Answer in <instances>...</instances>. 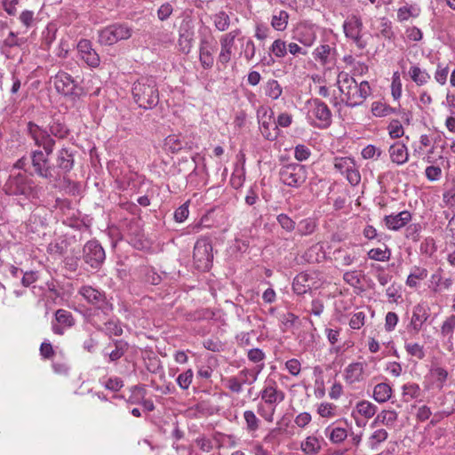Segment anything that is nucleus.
I'll use <instances>...</instances> for the list:
<instances>
[{"instance_id": "f257e3e1", "label": "nucleus", "mask_w": 455, "mask_h": 455, "mask_svg": "<svg viewBox=\"0 0 455 455\" xmlns=\"http://www.w3.org/2000/svg\"><path fill=\"white\" fill-rule=\"evenodd\" d=\"M28 133L38 148L30 152V160L33 172L38 177L49 182L58 181L59 175L55 167L50 163V156L54 150L56 140L42 127L33 122L27 125Z\"/></svg>"}, {"instance_id": "f03ea898", "label": "nucleus", "mask_w": 455, "mask_h": 455, "mask_svg": "<svg viewBox=\"0 0 455 455\" xmlns=\"http://www.w3.org/2000/svg\"><path fill=\"white\" fill-rule=\"evenodd\" d=\"M337 85L341 94V101L349 108L362 105L371 92L367 81L357 83L352 76L343 71L338 75Z\"/></svg>"}, {"instance_id": "7ed1b4c3", "label": "nucleus", "mask_w": 455, "mask_h": 455, "mask_svg": "<svg viewBox=\"0 0 455 455\" xmlns=\"http://www.w3.org/2000/svg\"><path fill=\"white\" fill-rule=\"evenodd\" d=\"M132 94L135 103L147 110L153 109L159 103L157 83L152 76L138 78L132 84Z\"/></svg>"}, {"instance_id": "20e7f679", "label": "nucleus", "mask_w": 455, "mask_h": 455, "mask_svg": "<svg viewBox=\"0 0 455 455\" xmlns=\"http://www.w3.org/2000/svg\"><path fill=\"white\" fill-rule=\"evenodd\" d=\"M40 189L33 179L25 172L11 173L4 186L7 195L26 200L37 199Z\"/></svg>"}, {"instance_id": "39448f33", "label": "nucleus", "mask_w": 455, "mask_h": 455, "mask_svg": "<svg viewBox=\"0 0 455 455\" xmlns=\"http://www.w3.org/2000/svg\"><path fill=\"white\" fill-rule=\"evenodd\" d=\"M133 33L132 28L127 23L116 22L100 29L98 42L101 45L110 46L119 41L128 40Z\"/></svg>"}, {"instance_id": "423d86ee", "label": "nucleus", "mask_w": 455, "mask_h": 455, "mask_svg": "<svg viewBox=\"0 0 455 455\" xmlns=\"http://www.w3.org/2000/svg\"><path fill=\"white\" fill-rule=\"evenodd\" d=\"M309 119H314L312 124L320 129H326L331 126L332 114L329 107L321 100L315 98L307 101Z\"/></svg>"}, {"instance_id": "0eeeda50", "label": "nucleus", "mask_w": 455, "mask_h": 455, "mask_svg": "<svg viewBox=\"0 0 455 455\" xmlns=\"http://www.w3.org/2000/svg\"><path fill=\"white\" fill-rule=\"evenodd\" d=\"M78 293L89 303L94 306L95 312H101L108 316L113 311V305L108 300L104 291L89 285L82 286Z\"/></svg>"}, {"instance_id": "6e6552de", "label": "nucleus", "mask_w": 455, "mask_h": 455, "mask_svg": "<svg viewBox=\"0 0 455 455\" xmlns=\"http://www.w3.org/2000/svg\"><path fill=\"white\" fill-rule=\"evenodd\" d=\"M193 259L196 267L200 271H208L212 264V245L208 238L202 237L194 246Z\"/></svg>"}, {"instance_id": "1a4fd4ad", "label": "nucleus", "mask_w": 455, "mask_h": 455, "mask_svg": "<svg viewBox=\"0 0 455 455\" xmlns=\"http://www.w3.org/2000/svg\"><path fill=\"white\" fill-rule=\"evenodd\" d=\"M280 180L291 188L300 187L307 180V170L304 165L289 164L279 171Z\"/></svg>"}, {"instance_id": "9d476101", "label": "nucleus", "mask_w": 455, "mask_h": 455, "mask_svg": "<svg viewBox=\"0 0 455 455\" xmlns=\"http://www.w3.org/2000/svg\"><path fill=\"white\" fill-rule=\"evenodd\" d=\"M257 119L263 137L268 140H275L279 132L274 121V111L268 107L260 106L257 109Z\"/></svg>"}, {"instance_id": "9b49d317", "label": "nucleus", "mask_w": 455, "mask_h": 455, "mask_svg": "<svg viewBox=\"0 0 455 455\" xmlns=\"http://www.w3.org/2000/svg\"><path fill=\"white\" fill-rule=\"evenodd\" d=\"M259 397L267 408L276 409L277 405L284 401L285 393L279 388L274 379L267 378L259 392Z\"/></svg>"}, {"instance_id": "f8f14e48", "label": "nucleus", "mask_w": 455, "mask_h": 455, "mask_svg": "<svg viewBox=\"0 0 455 455\" xmlns=\"http://www.w3.org/2000/svg\"><path fill=\"white\" fill-rule=\"evenodd\" d=\"M333 164L337 172L346 175L350 185L356 186L360 183L361 174L354 158L337 156L333 159Z\"/></svg>"}, {"instance_id": "ddd939ff", "label": "nucleus", "mask_w": 455, "mask_h": 455, "mask_svg": "<svg viewBox=\"0 0 455 455\" xmlns=\"http://www.w3.org/2000/svg\"><path fill=\"white\" fill-rule=\"evenodd\" d=\"M83 259L92 268H100L106 259L105 250L97 240H90L83 248Z\"/></svg>"}, {"instance_id": "4468645a", "label": "nucleus", "mask_w": 455, "mask_h": 455, "mask_svg": "<svg viewBox=\"0 0 455 455\" xmlns=\"http://www.w3.org/2000/svg\"><path fill=\"white\" fill-rule=\"evenodd\" d=\"M54 159L55 164H53V167H55V172L59 175V180L65 179L74 167V151L69 148L63 147L56 152Z\"/></svg>"}, {"instance_id": "2eb2a0df", "label": "nucleus", "mask_w": 455, "mask_h": 455, "mask_svg": "<svg viewBox=\"0 0 455 455\" xmlns=\"http://www.w3.org/2000/svg\"><path fill=\"white\" fill-rule=\"evenodd\" d=\"M363 27L362 20L355 15L348 17L343 23L346 37L351 39L360 49H363L366 46L365 42L362 39Z\"/></svg>"}, {"instance_id": "dca6fc26", "label": "nucleus", "mask_w": 455, "mask_h": 455, "mask_svg": "<svg viewBox=\"0 0 455 455\" xmlns=\"http://www.w3.org/2000/svg\"><path fill=\"white\" fill-rule=\"evenodd\" d=\"M52 83L58 93L64 96L77 95V82L68 73L59 71L52 77Z\"/></svg>"}, {"instance_id": "f3484780", "label": "nucleus", "mask_w": 455, "mask_h": 455, "mask_svg": "<svg viewBox=\"0 0 455 455\" xmlns=\"http://www.w3.org/2000/svg\"><path fill=\"white\" fill-rule=\"evenodd\" d=\"M430 308L425 303H419L412 308L411 322L408 325L409 330L419 333L423 330L424 324L430 317Z\"/></svg>"}, {"instance_id": "a211bd4d", "label": "nucleus", "mask_w": 455, "mask_h": 455, "mask_svg": "<svg viewBox=\"0 0 455 455\" xmlns=\"http://www.w3.org/2000/svg\"><path fill=\"white\" fill-rule=\"evenodd\" d=\"M75 318L71 312L66 309H58L52 322V331L54 334L63 335L65 331L75 325Z\"/></svg>"}, {"instance_id": "6ab92c4d", "label": "nucleus", "mask_w": 455, "mask_h": 455, "mask_svg": "<svg viewBox=\"0 0 455 455\" xmlns=\"http://www.w3.org/2000/svg\"><path fill=\"white\" fill-rule=\"evenodd\" d=\"M77 52L80 59L90 68H97L100 63V58L92 48V43L87 39H81L77 44Z\"/></svg>"}, {"instance_id": "aec40b11", "label": "nucleus", "mask_w": 455, "mask_h": 455, "mask_svg": "<svg viewBox=\"0 0 455 455\" xmlns=\"http://www.w3.org/2000/svg\"><path fill=\"white\" fill-rule=\"evenodd\" d=\"M412 215L411 212L404 210L396 214L392 213L390 215H386L383 218V222L386 228L392 231H398L401 228L407 226V224L411 220Z\"/></svg>"}, {"instance_id": "412c9836", "label": "nucleus", "mask_w": 455, "mask_h": 455, "mask_svg": "<svg viewBox=\"0 0 455 455\" xmlns=\"http://www.w3.org/2000/svg\"><path fill=\"white\" fill-rule=\"evenodd\" d=\"M44 130V128H43ZM45 131L54 139L63 140L69 134V129L67 126L62 115H54L48 124V130Z\"/></svg>"}, {"instance_id": "4be33fe9", "label": "nucleus", "mask_w": 455, "mask_h": 455, "mask_svg": "<svg viewBox=\"0 0 455 455\" xmlns=\"http://www.w3.org/2000/svg\"><path fill=\"white\" fill-rule=\"evenodd\" d=\"M455 331V315H450L442 323L439 335L442 339L447 340L449 349L453 347V335Z\"/></svg>"}, {"instance_id": "5701e85b", "label": "nucleus", "mask_w": 455, "mask_h": 455, "mask_svg": "<svg viewBox=\"0 0 455 455\" xmlns=\"http://www.w3.org/2000/svg\"><path fill=\"white\" fill-rule=\"evenodd\" d=\"M323 437L309 435L300 443V449L306 455H315L322 450Z\"/></svg>"}, {"instance_id": "b1692460", "label": "nucleus", "mask_w": 455, "mask_h": 455, "mask_svg": "<svg viewBox=\"0 0 455 455\" xmlns=\"http://www.w3.org/2000/svg\"><path fill=\"white\" fill-rule=\"evenodd\" d=\"M334 259L342 267L351 266L358 259V253L355 251L339 248L333 252Z\"/></svg>"}, {"instance_id": "393cba45", "label": "nucleus", "mask_w": 455, "mask_h": 455, "mask_svg": "<svg viewBox=\"0 0 455 455\" xmlns=\"http://www.w3.org/2000/svg\"><path fill=\"white\" fill-rule=\"evenodd\" d=\"M363 363L357 362L348 364L344 371L345 380L349 384L359 382L363 378Z\"/></svg>"}, {"instance_id": "a878e982", "label": "nucleus", "mask_w": 455, "mask_h": 455, "mask_svg": "<svg viewBox=\"0 0 455 455\" xmlns=\"http://www.w3.org/2000/svg\"><path fill=\"white\" fill-rule=\"evenodd\" d=\"M389 155L391 161L399 165L405 164L409 157L406 146L400 142H396L389 148Z\"/></svg>"}, {"instance_id": "bb28decb", "label": "nucleus", "mask_w": 455, "mask_h": 455, "mask_svg": "<svg viewBox=\"0 0 455 455\" xmlns=\"http://www.w3.org/2000/svg\"><path fill=\"white\" fill-rule=\"evenodd\" d=\"M111 345H113L115 348L109 353L104 352V355L108 356L109 362H116L119 360L124 356L129 348L128 342L124 339H114L113 342L108 345V347Z\"/></svg>"}, {"instance_id": "cd10ccee", "label": "nucleus", "mask_w": 455, "mask_h": 455, "mask_svg": "<svg viewBox=\"0 0 455 455\" xmlns=\"http://www.w3.org/2000/svg\"><path fill=\"white\" fill-rule=\"evenodd\" d=\"M92 324L95 325L99 331H104L105 334L109 337L121 336L123 334V328L118 319H108L104 323V327H101L96 323H93Z\"/></svg>"}, {"instance_id": "c85d7f7f", "label": "nucleus", "mask_w": 455, "mask_h": 455, "mask_svg": "<svg viewBox=\"0 0 455 455\" xmlns=\"http://www.w3.org/2000/svg\"><path fill=\"white\" fill-rule=\"evenodd\" d=\"M194 42V32L191 29H186L180 33V37L178 40V48L179 51L183 54H188L193 47Z\"/></svg>"}, {"instance_id": "c756f323", "label": "nucleus", "mask_w": 455, "mask_h": 455, "mask_svg": "<svg viewBox=\"0 0 455 455\" xmlns=\"http://www.w3.org/2000/svg\"><path fill=\"white\" fill-rule=\"evenodd\" d=\"M292 290L298 295H303L311 290L308 275L306 273L298 274L292 282Z\"/></svg>"}, {"instance_id": "7c9ffc66", "label": "nucleus", "mask_w": 455, "mask_h": 455, "mask_svg": "<svg viewBox=\"0 0 455 455\" xmlns=\"http://www.w3.org/2000/svg\"><path fill=\"white\" fill-rule=\"evenodd\" d=\"M324 434L329 437L330 441L335 444L341 443L348 436V433L346 428L335 426L327 427L324 430Z\"/></svg>"}, {"instance_id": "2f4dec72", "label": "nucleus", "mask_w": 455, "mask_h": 455, "mask_svg": "<svg viewBox=\"0 0 455 455\" xmlns=\"http://www.w3.org/2000/svg\"><path fill=\"white\" fill-rule=\"evenodd\" d=\"M264 366L265 364L262 363L256 365L252 369L244 368L239 371L237 376L243 384L251 385L257 380L258 376L263 370Z\"/></svg>"}, {"instance_id": "473e14b6", "label": "nucleus", "mask_w": 455, "mask_h": 455, "mask_svg": "<svg viewBox=\"0 0 455 455\" xmlns=\"http://www.w3.org/2000/svg\"><path fill=\"white\" fill-rule=\"evenodd\" d=\"M388 437V433L384 428H378L374 430L368 437L366 444L371 451H378L379 445L384 443Z\"/></svg>"}, {"instance_id": "72a5a7b5", "label": "nucleus", "mask_w": 455, "mask_h": 455, "mask_svg": "<svg viewBox=\"0 0 455 455\" xmlns=\"http://www.w3.org/2000/svg\"><path fill=\"white\" fill-rule=\"evenodd\" d=\"M397 417L398 415L396 411L391 410H384L377 415V417L371 424V427H373L379 423L387 427H393L397 420Z\"/></svg>"}, {"instance_id": "f704fd0d", "label": "nucleus", "mask_w": 455, "mask_h": 455, "mask_svg": "<svg viewBox=\"0 0 455 455\" xmlns=\"http://www.w3.org/2000/svg\"><path fill=\"white\" fill-rule=\"evenodd\" d=\"M215 28L220 32L227 31L231 24L230 16L225 11H220L211 17Z\"/></svg>"}, {"instance_id": "c9c22d12", "label": "nucleus", "mask_w": 455, "mask_h": 455, "mask_svg": "<svg viewBox=\"0 0 455 455\" xmlns=\"http://www.w3.org/2000/svg\"><path fill=\"white\" fill-rule=\"evenodd\" d=\"M427 275V268L414 266L407 277L406 285L411 288H416L419 285V281L425 280Z\"/></svg>"}, {"instance_id": "e433bc0d", "label": "nucleus", "mask_w": 455, "mask_h": 455, "mask_svg": "<svg viewBox=\"0 0 455 455\" xmlns=\"http://www.w3.org/2000/svg\"><path fill=\"white\" fill-rule=\"evenodd\" d=\"M392 395V388L387 383H379L374 387L373 398L379 403L388 401Z\"/></svg>"}, {"instance_id": "4c0bfd02", "label": "nucleus", "mask_w": 455, "mask_h": 455, "mask_svg": "<svg viewBox=\"0 0 455 455\" xmlns=\"http://www.w3.org/2000/svg\"><path fill=\"white\" fill-rule=\"evenodd\" d=\"M243 419L245 422L244 429L247 433L252 435L259 429L261 421L253 411H245L243 412Z\"/></svg>"}, {"instance_id": "58836bf2", "label": "nucleus", "mask_w": 455, "mask_h": 455, "mask_svg": "<svg viewBox=\"0 0 455 455\" xmlns=\"http://www.w3.org/2000/svg\"><path fill=\"white\" fill-rule=\"evenodd\" d=\"M409 76L411 79L419 86L426 84L430 79V75L426 70L421 69L418 66L411 67L409 70Z\"/></svg>"}, {"instance_id": "ea45409f", "label": "nucleus", "mask_w": 455, "mask_h": 455, "mask_svg": "<svg viewBox=\"0 0 455 455\" xmlns=\"http://www.w3.org/2000/svg\"><path fill=\"white\" fill-rule=\"evenodd\" d=\"M317 228V221L313 218L301 220L297 228V232L301 236L312 235Z\"/></svg>"}, {"instance_id": "a19ab883", "label": "nucleus", "mask_w": 455, "mask_h": 455, "mask_svg": "<svg viewBox=\"0 0 455 455\" xmlns=\"http://www.w3.org/2000/svg\"><path fill=\"white\" fill-rule=\"evenodd\" d=\"M392 252L387 245H384L382 248H372L367 252V256L370 259L376 261H388L391 258Z\"/></svg>"}, {"instance_id": "79ce46f5", "label": "nucleus", "mask_w": 455, "mask_h": 455, "mask_svg": "<svg viewBox=\"0 0 455 455\" xmlns=\"http://www.w3.org/2000/svg\"><path fill=\"white\" fill-rule=\"evenodd\" d=\"M289 13L281 10L272 16L271 26L277 31H283L287 28Z\"/></svg>"}, {"instance_id": "37998d69", "label": "nucleus", "mask_w": 455, "mask_h": 455, "mask_svg": "<svg viewBox=\"0 0 455 455\" xmlns=\"http://www.w3.org/2000/svg\"><path fill=\"white\" fill-rule=\"evenodd\" d=\"M356 411L365 419L372 418L377 412V406L367 400L360 401L355 406Z\"/></svg>"}, {"instance_id": "c03bdc74", "label": "nucleus", "mask_w": 455, "mask_h": 455, "mask_svg": "<svg viewBox=\"0 0 455 455\" xmlns=\"http://www.w3.org/2000/svg\"><path fill=\"white\" fill-rule=\"evenodd\" d=\"M11 273L13 276L19 277L20 275H22L21 283L25 287H28L32 283H34L37 279V275L34 271L25 272L16 267H12Z\"/></svg>"}, {"instance_id": "a18cd8bd", "label": "nucleus", "mask_w": 455, "mask_h": 455, "mask_svg": "<svg viewBox=\"0 0 455 455\" xmlns=\"http://www.w3.org/2000/svg\"><path fill=\"white\" fill-rule=\"evenodd\" d=\"M430 374L434 378L436 387L442 389L448 379L447 370L440 366H434L430 369Z\"/></svg>"}, {"instance_id": "49530a36", "label": "nucleus", "mask_w": 455, "mask_h": 455, "mask_svg": "<svg viewBox=\"0 0 455 455\" xmlns=\"http://www.w3.org/2000/svg\"><path fill=\"white\" fill-rule=\"evenodd\" d=\"M199 61L204 69H211L214 64V57L211 48L199 47Z\"/></svg>"}, {"instance_id": "de8ad7c7", "label": "nucleus", "mask_w": 455, "mask_h": 455, "mask_svg": "<svg viewBox=\"0 0 455 455\" xmlns=\"http://www.w3.org/2000/svg\"><path fill=\"white\" fill-rule=\"evenodd\" d=\"M283 89L278 81L268 80L265 86V94L272 100H277L282 95Z\"/></svg>"}, {"instance_id": "09e8293b", "label": "nucleus", "mask_w": 455, "mask_h": 455, "mask_svg": "<svg viewBox=\"0 0 455 455\" xmlns=\"http://www.w3.org/2000/svg\"><path fill=\"white\" fill-rule=\"evenodd\" d=\"M404 348L408 355L419 360H422L426 356L424 347L418 342L405 343Z\"/></svg>"}, {"instance_id": "8fccbe9b", "label": "nucleus", "mask_w": 455, "mask_h": 455, "mask_svg": "<svg viewBox=\"0 0 455 455\" xmlns=\"http://www.w3.org/2000/svg\"><path fill=\"white\" fill-rule=\"evenodd\" d=\"M187 142L176 135H170L165 139V146L172 153H177L185 148Z\"/></svg>"}, {"instance_id": "3c124183", "label": "nucleus", "mask_w": 455, "mask_h": 455, "mask_svg": "<svg viewBox=\"0 0 455 455\" xmlns=\"http://www.w3.org/2000/svg\"><path fill=\"white\" fill-rule=\"evenodd\" d=\"M241 34L242 31L240 28H235L228 33H225L220 37V44H224L234 48L235 41Z\"/></svg>"}, {"instance_id": "603ef678", "label": "nucleus", "mask_w": 455, "mask_h": 455, "mask_svg": "<svg viewBox=\"0 0 455 455\" xmlns=\"http://www.w3.org/2000/svg\"><path fill=\"white\" fill-rule=\"evenodd\" d=\"M315 39V34L310 28H305V31H299L297 36V40L307 47L312 46Z\"/></svg>"}, {"instance_id": "864d4df0", "label": "nucleus", "mask_w": 455, "mask_h": 455, "mask_svg": "<svg viewBox=\"0 0 455 455\" xmlns=\"http://www.w3.org/2000/svg\"><path fill=\"white\" fill-rule=\"evenodd\" d=\"M234 48L229 46L220 44V51L218 55V63H220L223 68H226L228 63L230 62L231 58L234 54Z\"/></svg>"}, {"instance_id": "5fc2aeb1", "label": "nucleus", "mask_w": 455, "mask_h": 455, "mask_svg": "<svg viewBox=\"0 0 455 455\" xmlns=\"http://www.w3.org/2000/svg\"><path fill=\"white\" fill-rule=\"evenodd\" d=\"M132 391H137L139 395L141 396L142 400L140 402H137L138 403H140L148 411H153L155 410V404L152 400L145 399L146 395V390L143 386H133L132 387ZM132 403H136L135 401H132Z\"/></svg>"}, {"instance_id": "6e6d98bb", "label": "nucleus", "mask_w": 455, "mask_h": 455, "mask_svg": "<svg viewBox=\"0 0 455 455\" xmlns=\"http://www.w3.org/2000/svg\"><path fill=\"white\" fill-rule=\"evenodd\" d=\"M276 220L281 228L288 233L295 230V221L285 213H280L276 216Z\"/></svg>"}, {"instance_id": "4d7b16f0", "label": "nucleus", "mask_w": 455, "mask_h": 455, "mask_svg": "<svg viewBox=\"0 0 455 455\" xmlns=\"http://www.w3.org/2000/svg\"><path fill=\"white\" fill-rule=\"evenodd\" d=\"M193 377H194L193 371L191 369H188L187 371L180 373L177 377L176 382L181 389L187 390L192 383Z\"/></svg>"}, {"instance_id": "13d9d810", "label": "nucleus", "mask_w": 455, "mask_h": 455, "mask_svg": "<svg viewBox=\"0 0 455 455\" xmlns=\"http://www.w3.org/2000/svg\"><path fill=\"white\" fill-rule=\"evenodd\" d=\"M391 94L395 100H399L402 96V82L398 72H395L392 76Z\"/></svg>"}, {"instance_id": "bf43d9fd", "label": "nucleus", "mask_w": 455, "mask_h": 455, "mask_svg": "<svg viewBox=\"0 0 455 455\" xmlns=\"http://www.w3.org/2000/svg\"><path fill=\"white\" fill-rule=\"evenodd\" d=\"M271 52L277 58H283L287 54V45L282 39H276L270 47Z\"/></svg>"}, {"instance_id": "052dcab7", "label": "nucleus", "mask_w": 455, "mask_h": 455, "mask_svg": "<svg viewBox=\"0 0 455 455\" xmlns=\"http://www.w3.org/2000/svg\"><path fill=\"white\" fill-rule=\"evenodd\" d=\"M247 357L249 361L258 365L264 363L266 354L260 348H251L247 352Z\"/></svg>"}, {"instance_id": "680f3d73", "label": "nucleus", "mask_w": 455, "mask_h": 455, "mask_svg": "<svg viewBox=\"0 0 455 455\" xmlns=\"http://www.w3.org/2000/svg\"><path fill=\"white\" fill-rule=\"evenodd\" d=\"M311 156L310 148L304 145L299 144L294 148V157L299 162H303L307 160Z\"/></svg>"}, {"instance_id": "e2e57ef3", "label": "nucleus", "mask_w": 455, "mask_h": 455, "mask_svg": "<svg viewBox=\"0 0 455 455\" xmlns=\"http://www.w3.org/2000/svg\"><path fill=\"white\" fill-rule=\"evenodd\" d=\"M387 129L392 139L401 138L404 133L401 122L396 119H394L389 123Z\"/></svg>"}, {"instance_id": "0e129e2a", "label": "nucleus", "mask_w": 455, "mask_h": 455, "mask_svg": "<svg viewBox=\"0 0 455 455\" xmlns=\"http://www.w3.org/2000/svg\"><path fill=\"white\" fill-rule=\"evenodd\" d=\"M389 105L381 101H374L371 104V113L374 116L384 117L388 116Z\"/></svg>"}, {"instance_id": "69168bd1", "label": "nucleus", "mask_w": 455, "mask_h": 455, "mask_svg": "<svg viewBox=\"0 0 455 455\" xmlns=\"http://www.w3.org/2000/svg\"><path fill=\"white\" fill-rule=\"evenodd\" d=\"M343 280L345 283L355 288L361 284V278L356 270L345 272L343 275Z\"/></svg>"}, {"instance_id": "338daca9", "label": "nucleus", "mask_w": 455, "mask_h": 455, "mask_svg": "<svg viewBox=\"0 0 455 455\" xmlns=\"http://www.w3.org/2000/svg\"><path fill=\"white\" fill-rule=\"evenodd\" d=\"M403 395L410 398H418L420 395V387L416 383H409L403 386Z\"/></svg>"}, {"instance_id": "774afa93", "label": "nucleus", "mask_w": 455, "mask_h": 455, "mask_svg": "<svg viewBox=\"0 0 455 455\" xmlns=\"http://www.w3.org/2000/svg\"><path fill=\"white\" fill-rule=\"evenodd\" d=\"M26 40L24 38L17 37V35L11 31L8 36L4 40L3 44L6 47L12 48L14 46H21L25 44Z\"/></svg>"}]
</instances>
